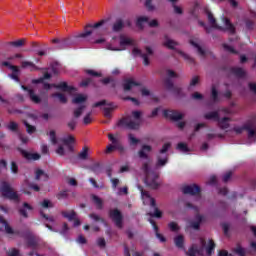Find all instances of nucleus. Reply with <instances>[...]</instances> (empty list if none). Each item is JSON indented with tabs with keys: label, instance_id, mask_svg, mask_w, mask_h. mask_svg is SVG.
Returning <instances> with one entry per match:
<instances>
[{
	"label": "nucleus",
	"instance_id": "nucleus-1",
	"mask_svg": "<svg viewBox=\"0 0 256 256\" xmlns=\"http://www.w3.org/2000/svg\"><path fill=\"white\" fill-rule=\"evenodd\" d=\"M107 23V20H101L95 24H87L86 30L84 33H80L73 38H67L64 40H60L59 38H55L52 40V43H57L59 49H67V47H71V45H77L76 39H87V37H91V35H99V28L103 27L104 24Z\"/></svg>",
	"mask_w": 256,
	"mask_h": 256
},
{
	"label": "nucleus",
	"instance_id": "nucleus-2",
	"mask_svg": "<svg viewBox=\"0 0 256 256\" xmlns=\"http://www.w3.org/2000/svg\"><path fill=\"white\" fill-rule=\"evenodd\" d=\"M234 131L238 134L246 131L248 143H256V116L252 120L246 122L242 127H235Z\"/></svg>",
	"mask_w": 256,
	"mask_h": 256
},
{
	"label": "nucleus",
	"instance_id": "nucleus-3",
	"mask_svg": "<svg viewBox=\"0 0 256 256\" xmlns=\"http://www.w3.org/2000/svg\"><path fill=\"white\" fill-rule=\"evenodd\" d=\"M119 127H126L127 129H139L141 125V112L134 111L131 116H127L119 121Z\"/></svg>",
	"mask_w": 256,
	"mask_h": 256
},
{
	"label": "nucleus",
	"instance_id": "nucleus-4",
	"mask_svg": "<svg viewBox=\"0 0 256 256\" xmlns=\"http://www.w3.org/2000/svg\"><path fill=\"white\" fill-rule=\"evenodd\" d=\"M142 169L146 174L145 184L150 187V189H158L160 185L157 181L159 179V175L151 172V168H149V163H144Z\"/></svg>",
	"mask_w": 256,
	"mask_h": 256
},
{
	"label": "nucleus",
	"instance_id": "nucleus-5",
	"mask_svg": "<svg viewBox=\"0 0 256 256\" xmlns=\"http://www.w3.org/2000/svg\"><path fill=\"white\" fill-rule=\"evenodd\" d=\"M139 191L141 192V197H142V201L144 203V205H150L151 207L154 208V213H149V215L151 217H161V211H159V209H157V207L155 206V199L153 197H151V195L149 194V192L143 190V187L138 186Z\"/></svg>",
	"mask_w": 256,
	"mask_h": 256
},
{
	"label": "nucleus",
	"instance_id": "nucleus-6",
	"mask_svg": "<svg viewBox=\"0 0 256 256\" xmlns=\"http://www.w3.org/2000/svg\"><path fill=\"white\" fill-rule=\"evenodd\" d=\"M171 149V143H166L162 146V149L159 151L157 155L156 169H160V167H165L169 161V154L167 151Z\"/></svg>",
	"mask_w": 256,
	"mask_h": 256
},
{
	"label": "nucleus",
	"instance_id": "nucleus-7",
	"mask_svg": "<svg viewBox=\"0 0 256 256\" xmlns=\"http://www.w3.org/2000/svg\"><path fill=\"white\" fill-rule=\"evenodd\" d=\"M87 99L88 97L85 94H77L72 99V103H74V105H81L80 107L74 110V117L76 119H79V116L83 115V111H85V108L87 107L85 105V102L87 101Z\"/></svg>",
	"mask_w": 256,
	"mask_h": 256
},
{
	"label": "nucleus",
	"instance_id": "nucleus-8",
	"mask_svg": "<svg viewBox=\"0 0 256 256\" xmlns=\"http://www.w3.org/2000/svg\"><path fill=\"white\" fill-rule=\"evenodd\" d=\"M0 191L3 197L10 199L11 201H19V195L15 192V189L7 182H2L0 186Z\"/></svg>",
	"mask_w": 256,
	"mask_h": 256
},
{
	"label": "nucleus",
	"instance_id": "nucleus-9",
	"mask_svg": "<svg viewBox=\"0 0 256 256\" xmlns=\"http://www.w3.org/2000/svg\"><path fill=\"white\" fill-rule=\"evenodd\" d=\"M62 143L66 145L67 149L65 150L63 146H59L56 150V153L58 155L63 156L67 155L68 153H73V146L71 145V143H75V137H73V135H69L67 137L62 138Z\"/></svg>",
	"mask_w": 256,
	"mask_h": 256
},
{
	"label": "nucleus",
	"instance_id": "nucleus-10",
	"mask_svg": "<svg viewBox=\"0 0 256 256\" xmlns=\"http://www.w3.org/2000/svg\"><path fill=\"white\" fill-rule=\"evenodd\" d=\"M93 107H102V110L104 111V116L107 117V119H110L111 113L117 109V106L111 102H107V100H101L99 102H96L93 104Z\"/></svg>",
	"mask_w": 256,
	"mask_h": 256
},
{
	"label": "nucleus",
	"instance_id": "nucleus-11",
	"mask_svg": "<svg viewBox=\"0 0 256 256\" xmlns=\"http://www.w3.org/2000/svg\"><path fill=\"white\" fill-rule=\"evenodd\" d=\"M132 55H134V57H142L143 64L149 65V57L153 55V48L146 46L145 52H141L139 48L135 47L132 50Z\"/></svg>",
	"mask_w": 256,
	"mask_h": 256
},
{
	"label": "nucleus",
	"instance_id": "nucleus-12",
	"mask_svg": "<svg viewBox=\"0 0 256 256\" xmlns=\"http://www.w3.org/2000/svg\"><path fill=\"white\" fill-rule=\"evenodd\" d=\"M108 139L112 144L107 146L106 153H112V151H120V153H123V151H125V148L121 144V141H119V138L113 136V134H108Z\"/></svg>",
	"mask_w": 256,
	"mask_h": 256
},
{
	"label": "nucleus",
	"instance_id": "nucleus-13",
	"mask_svg": "<svg viewBox=\"0 0 256 256\" xmlns=\"http://www.w3.org/2000/svg\"><path fill=\"white\" fill-rule=\"evenodd\" d=\"M190 45L196 49L199 57H207V50L203 47V42L199 38L190 39Z\"/></svg>",
	"mask_w": 256,
	"mask_h": 256
},
{
	"label": "nucleus",
	"instance_id": "nucleus-14",
	"mask_svg": "<svg viewBox=\"0 0 256 256\" xmlns=\"http://www.w3.org/2000/svg\"><path fill=\"white\" fill-rule=\"evenodd\" d=\"M205 239L200 238V246L197 244H193L192 247L188 250L189 256H197V255H203V251L205 249Z\"/></svg>",
	"mask_w": 256,
	"mask_h": 256
},
{
	"label": "nucleus",
	"instance_id": "nucleus-15",
	"mask_svg": "<svg viewBox=\"0 0 256 256\" xmlns=\"http://www.w3.org/2000/svg\"><path fill=\"white\" fill-rule=\"evenodd\" d=\"M127 45H133V40L127 36L121 35L120 36V47L121 48H113V47H111V45H108L107 49L109 51H125V47H127Z\"/></svg>",
	"mask_w": 256,
	"mask_h": 256
},
{
	"label": "nucleus",
	"instance_id": "nucleus-16",
	"mask_svg": "<svg viewBox=\"0 0 256 256\" xmlns=\"http://www.w3.org/2000/svg\"><path fill=\"white\" fill-rule=\"evenodd\" d=\"M109 215L112 218V220L114 221L116 227H118V229H122L123 228V215H121V212L118 209H114V210H110Z\"/></svg>",
	"mask_w": 256,
	"mask_h": 256
},
{
	"label": "nucleus",
	"instance_id": "nucleus-17",
	"mask_svg": "<svg viewBox=\"0 0 256 256\" xmlns=\"http://www.w3.org/2000/svg\"><path fill=\"white\" fill-rule=\"evenodd\" d=\"M151 151H153V147H151V145L144 144L138 151V157L140 159H149V153H151Z\"/></svg>",
	"mask_w": 256,
	"mask_h": 256
},
{
	"label": "nucleus",
	"instance_id": "nucleus-18",
	"mask_svg": "<svg viewBox=\"0 0 256 256\" xmlns=\"http://www.w3.org/2000/svg\"><path fill=\"white\" fill-rule=\"evenodd\" d=\"M164 115L168 117V119H172V121H179L182 117H184L183 113L177 110L165 111Z\"/></svg>",
	"mask_w": 256,
	"mask_h": 256
},
{
	"label": "nucleus",
	"instance_id": "nucleus-19",
	"mask_svg": "<svg viewBox=\"0 0 256 256\" xmlns=\"http://www.w3.org/2000/svg\"><path fill=\"white\" fill-rule=\"evenodd\" d=\"M205 223V216L201 215V214H197L195 216V219L193 221L190 222V227L192 229H199V227H201V224Z\"/></svg>",
	"mask_w": 256,
	"mask_h": 256
},
{
	"label": "nucleus",
	"instance_id": "nucleus-20",
	"mask_svg": "<svg viewBox=\"0 0 256 256\" xmlns=\"http://www.w3.org/2000/svg\"><path fill=\"white\" fill-rule=\"evenodd\" d=\"M162 45L164 47H167V49L175 50V48L179 45V42H177V41L171 39L169 36L165 35Z\"/></svg>",
	"mask_w": 256,
	"mask_h": 256
},
{
	"label": "nucleus",
	"instance_id": "nucleus-21",
	"mask_svg": "<svg viewBox=\"0 0 256 256\" xmlns=\"http://www.w3.org/2000/svg\"><path fill=\"white\" fill-rule=\"evenodd\" d=\"M20 153L28 161H39L41 159V155L38 153L27 152V150H21Z\"/></svg>",
	"mask_w": 256,
	"mask_h": 256
},
{
	"label": "nucleus",
	"instance_id": "nucleus-22",
	"mask_svg": "<svg viewBox=\"0 0 256 256\" xmlns=\"http://www.w3.org/2000/svg\"><path fill=\"white\" fill-rule=\"evenodd\" d=\"M184 195H199V188L197 185H188L182 188Z\"/></svg>",
	"mask_w": 256,
	"mask_h": 256
},
{
	"label": "nucleus",
	"instance_id": "nucleus-23",
	"mask_svg": "<svg viewBox=\"0 0 256 256\" xmlns=\"http://www.w3.org/2000/svg\"><path fill=\"white\" fill-rule=\"evenodd\" d=\"M137 86H139V83L135 81V79L133 78H128L124 80V83H123L124 91H131L133 87H137Z\"/></svg>",
	"mask_w": 256,
	"mask_h": 256
},
{
	"label": "nucleus",
	"instance_id": "nucleus-24",
	"mask_svg": "<svg viewBox=\"0 0 256 256\" xmlns=\"http://www.w3.org/2000/svg\"><path fill=\"white\" fill-rule=\"evenodd\" d=\"M22 89L24 91H28L29 98L33 103H41V98L37 96V94H35V91H33V89H28L25 86H22Z\"/></svg>",
	"mask_w": 256,
	"mask_h": 256
},
{
	"label": "nucleus",
	"instance_id": "nucleus-25",
	"mask_svg": "<svg viewBox=\"0 0 256 256\" xmlns=\"http://www.w3.org/2000/svg\"><path fill=\"white\" fill-rule=\"evenodd\" d=\"M230 122H231V118L229 117L218 118V121H217L220 129H229Z\"/></svg>",
	"mask_w": 256,
	"mask_h": 256
},
{
	"label": "nucleus",
	"instance_id": "nucleus-26",
	"mask_svg": "<svg viewBox=\"0 0 256 256\" xmlns=\"http://www.w3.org/2000/svg\"><path fill=\"white\" fill-rule=\"evenodd\" d=\"M27 211H33V207L31 205H29V203L25 202L23 204V208H21L19 210V213L22 217H24L25 219H27V217H29V214H27Z\"/></svg>",
	"mask_w": 256,
	"mask_h": 256
},
{
	"label": "nucleus",
	"instance_id": "nucleus-27",
	"mask_svg": "<svg viewBox=\"0 0 256 256\" xmlns=\"http://www.w3.org/2000/svg\"><path fill=\"white\" fill-rule=\"evenodd\" d=\"M35 179L36 181H41V179H43V181H47L48 179L47 173H45V171L41 169H37L35 171Z\"/></svg>",
	"mask_w": 256,
	"mask_h": 256
},
{
	"label": "nucleus",
	"instance_id": "nucleus-28",
	"mask_svg": "<svg viewBox=\"0 0 256 256\" xmlns=\"http://www.w3.org/2000/svg\"><path fill=\"white\" fill-rule=\"evenodd\" d=\"M0 223L3 225L6 233L8 235H13V233H15V231L13 230V228H11V226H9V224L7 223V221H5V219H3L2 216H0Z\"/></svg>",
	"mask_w": 256,
	"mask_h": 256
},
{
	"label": "nucleus",
	"instance_id": "nucleus-29",
	"mask_svg": "<svg viewBox=\"0 0 256 256\" xmlns=\"http://www.w3.org/2000/svg\"><path fill=\"white\" fill-rule=\"evenodd\" d=\"M205 119L211 120V121H218L219 120V112L213 111L208 112L204 115Z\"/></svg>",
	"mask_w": 256,
	"mask_h": 256
},
{
	"label": "nucleus",
	"instance_id": "nucleus-30",
	"mask_svg": "<svg viewBox=\"0 0 256 256\" xmlns=\"http://www.w3.org/2000/svg\"><path fill=\"white\" fill-rule=\"evenodd\" d=\"M208 21L214 29H221L219 25H217V21L215 20V17H213V14L211 12H207Z\"/></svg>",
	"mask_w": 256,
	"mask_h": 256
},
{
	"label": "nucleus",
	"instance_id": "nucleus-31",
	"mask_svg": "<svg viewBox=\"0 0 256 256\" xmlns=\"http://www.w3.org/2000/svg\"><path fill=\"white\" fill-rule=\"evenodd\" d=\"M174 243L179 249H183V243H185V237L183 235H178L174 238Z\"/></svg>",
	"mask_w": 256,
	"mask_h": 256
},
{
	"label": "nucleus",
	"instance_id": "nucleus-32",
	"mask_svg": "<svg viewBox=\"0 0 256 256\" xmlns=\"http://www.w3.org/2000/svg\"><path fill=\"white\" fill-rule=\"evenodd\" d=\"M62 215H63V217L68 219V221H73V219H75L77 217V213H75V211H73V210L64 211V212H62Z\"/></svg>",
	"mask_w": 256,
	"mask_h": 256
},
{
	"label": "nucleus",
	"instance_id": "nucleus-33",
	"mask_svg": "<svg viewBox=\"0 0 256 256\" xmlns=\"http://www.w3.org/2000/svg\"><path fill=\"white\" fill-rule=\"evenodd\" d=\"M124 25H123V20L118 19L116 20V23L113 24L112 26V31H114L115 33L121 31V29H123Z\"/></svg>",
	"mask_w": 256,
	"mask_h": 256
},
{
	"label": "nucleus",
	"instance_id": "nucleus-34",
	"mask_svg": "<svg viewBox=\"0 0 256 256\" xmlns=\"http://www.w3.org/2000/svg\"><path fill=\"white\" fill-rule=\"evenodd\" d=\"M197 85H199V76H194L190 81V84L188 86V91H193V89H195Z\"/></svg>",
	"mask_w": 256,
	"mask_h": 256
},
{
	"label": "nucleus",
	"instance_id": "nucleus-35",
	"mask_svg": "<svg viewBox=\"0 0 256 256\" xmlns=\"http://www.w3.org/2000/svg\"><path fill=\"white\" fill-rule=\"evenodd\" d=\"M8 45H10L11 47H15L16 49H19L23 47V45H25V39L8 42Z\"/></svg>",
	"mask_w": 256,
	"mask_h": 256
},
{
	"label": "nucleus",
	"instance_id": "nucleus-36",
	"mask_svg": "<svg viewBox=\"0 0 256 256\" xmlns=\"http://www.w3.org/2000/svg\"><path fill=\"white\" fill-rule=\"evenodd\" d=\"M89 217L92 219V221H94L95 223H105V219H103V217H101L100 215L96 214V213H91L89 214Z\"/></svg>",
	"mask_w": 256,
	"mask_h": 256
},
{
	"label": "nucleus",
	"instance_id": "nucleus-37",
	"mask_svg": "<svg viewBox=\"0 0 256 256\" xmlns=\"http://www.w3.org/2000/svg\"><path fill=\"white\" fill-rule=\"evenodd\" d=\"M223 22L227 31H229L232 34L235 33V27L233 26V24H231V22H229V19L223 18Z\"/></svg>",
	"mask_w": 256,
	"mask_h": 256
},
{
	"label": "nucleus",
	"instance_id": "nucleus-38",
	"mask_svg": "<svg viewBox=\"0 0 256 256\" xmlns=\"http://www.w3.org/2000/svg\"><path fill=\"white\" fill-rule=\"evenodd\" d=\"M53 87H55L56 89H62V91H71V87L67 86V83L66 82H61L57 85H53Z\"/></svg>",
	"mask_w": 256,
	"mask_h": 256
},
{
	"label": "nucleus",
	"instance_id": "nucleus-39",
	"mask_svg": "<svg viewBox=\"0 0 256 256\" xmlns=\"http://www.w3.org/2000/svg\"><path fill=\"white\" fill-rule=\"evenodd\" d=\"M24 125L26 127L27 133H29L30 135L32 133H35V131H37V128H35V126L29 124V122L27 120H24Z\"/></svg>",
	"mask_w": 256,
	"mask_h": 256
},
{
	"label": "nucleus",
	"instance_id": "nucleus-40",
	"mask_svg": "<svg viewBox=\"0 0 256 256\" xmlns=\"http://www.w3.org/2000/svg\"><path fill=\"white\" fill-rule=\"evenodd\" d=\"M168 228L170 229V231H173L174 233H177V231H180V229H181L179 224H177V222H173V221L168 223Z\"/></svg>",
	"mask_w": 256,
	"mask_h": 256
},
{
	"label": "nucleus",
	"instance_id": "nucleus-41",
	"mask_svg": "<svg viewBox=\"0 0 256 256\" xmlns=\"http://www.w3.org/2000/svg\"><path fill=\"white\" fill-rule=\"evenodd\" d=\"M177 53L179 55H181V57H183V59H185V61H188V63H194L195 60H193V58H191V56H189V54H186L185 52L181 51V50H177Z\"/></svg>",
	"mask_w": 256,
	"mask_h": 256
},
{
	"label": "nucleus",
	"instance_id": "nucleus-42",
	"mask_svg": "<svg viewBox=\"0 0 256 256\" xmlns=\"http://www.w3.org/2000/svg\"><path fill=\"white\" fill-rule=\"evenodd\" d=\"M214 250H215V242H213V240H209L208 246L206 247L207 255H211V253H213Z\"/></svg>",
	"mask_w": 256,
	"mask_h": 256
},
{
	"label": "nucleus",
	"instance_id": "nucleus-43",
	"mask_svg": "<svg viewBox=\"0 0 256 256\" xmlns=\"http://www.w3.org/2000/svg\"><path fill=\"white\" fill-rule=\"evenodd\" d=\"M79 159L85 160L89 157V148L84 147L78 155Z\"/></svg>",
	"mask_w": 256,
	"mask_h": 256
},
{
	"label": "nucleus",
	"instance_id": "nucleus-44",
	"mask_svg": "<svg viewBox=\"0 0 256 256\" xmlns=\"http://www.w3.org/2000/svg\"><path fill=\"white\" fill-rule=\"evenodd\" d=\"M41 207H43V209H51L54 207L53 202H51V200H43L40 203Z\"/></svg>",
	"mask_w": 256,
	"mask_h": 256
},
{
	"label": "nucleus",
	"instance_id": "nucleus-45",
	"mask_svg": "<svg viewBox=\"0 0 256 256\" xmlns=\"http://www.w3.org/2000/svg\"><path fill=\"white\" fill-rule=\"evenodd\" d=\"M232 73H234L236 77H245V71L243 68H233Z\"/></svg>",
	"mask_w": 256,
	"mask_h": 256
},
{
	"label": "nucleus",
	"instance_id": "nucleus-46",
	"mask_svg": "<svg viewBox=\"0 0 256 256\" xmlns=\"http://www.w3.org/2000/svg\"><path fill=\"white\" fill-rule=\"evenodd\" d=\"M93 201L97 209H103V200L99 196H93Z\"/></svg>",
	"mask_w": 256,
	"mask_h": 256
},
{
	"label": "nucleus",
	"instance_id": "nucleus-47",
	"mask_svg": "<svg viewBox=\"0 0 256 256\" xmlns=\"http://www.w3.org/2000/svg\"><path fill=\"white\" fill-rule=\"evenodd\" d=\"M211 97L214 103L219 101V93L217 92V88H215V86L212 87Z\"/></svg>",
	"mask_w": 256,
	"mask_h": 256
},
{
	"label": "nucleus",
	"instance_id": "nucleus-48",
	"mask_svg": "<svg viewBox=\"0 0 256 256\" xmlns=\"http://www.w3.org/2000/svg\"><path fill=\"white\" fill-rule=\"evenodd\" d=\"M178 151H181L182 153H187L189 152V147H187V144L180 142L177 145Z\"/></svg>",
	"mask_w": 256,
	"mask_h": 256
},
{
	"label": "nucleus",
	"instance_id": "nucleus-49",
	"mask_svg": "<svg viewBox=\"0 0 256 256\" xmlns=\"http://www.w3.org/2000/svg\"><path fill=\"white\" fill-rule=\"evenodd\" d=\"M40 215L47 223H55V217L48 216L47 214L43 213V211H40Z\"/></svg>",
	"mask_w": 256,
	"mask_h": 256
},
{
	"label": "nucleus",
	"instance_id": "nucleus-50",
	"mask_svg": "<svg viewBox=\"0 0 256 256\" xmlns=\"http://www.w3.org/2000/svg\"><path fill=\"white\" fill-rule=\"evenodd\" d=\"M7 256H21V252L16 248H10L7 251Z\"/></svg>",
	"mask_w": 256,
	"mask_h": 256
},
{
	"label": "nucleus",
	"instance_id": "nucleus-51",
	"mask_svg": "<svg viewBox=\"0 0 256 256\" xmlns=\"http://www.w3.org/2000/svg\"><path fill=\"white\" fill-rule=\"evenodd\" d=\"M48 135L52 145H57V136L55 135V130H51Z\"/></svg>",
	"mask_w": 256,
	"mask_h": 256
},
{
	"label": "nucleus",
	"instance_id": "nucleus-52",
	"mask_svg": "<svg viewBox=\"0 0 256 256\" xmlns=\"http://www.w3.org/2000/svg\"><path fill=\"white\" fill-rule=\"evenodd\" d=\"M22 67L23 69H27V67L32 68V71H35V69H37V67L35 66V64H33V62H29V61H23L22 62Z\"/></svg>",
	"mask_w": 256,
	"mask_h": 256
},
{
	"label": "nucleus",
	"instance_id": "nucleus-53",
	"mask_svg": "<svg viewBox=\"0 0 256 256\" xmlns=\"http://www.w3.org/2000/svg\"><path fill=\"white\" fill-rule=\"evenodd\" d=\"M144 23H149V17L142 16V17L138 18V21H137L138 27H143Z\"/></svg>",
	"mask_w": 256,
	"mask_h": 256
},
{
	"label": "nucleus",
	"instance_id": "nucleus-54",
	"mask_svg": "<svg viewBox=\"0 0 256 256\" xmlns=\"http://www.w3.org/2000/svg\"><path fill=\"white\" fill-rule=\"evenodd\" d=\"M2 65H3V67H8L9 69H11L12 73H17V71H18V67L17 66L11 65V63H9L7 61L2 62Z\"/></svg>",
	"mask_w": 256,
	"mask_h": 256
},
{
	"label": "nucleus",
	"instance_id": "nucleus-55",
	"mask_svg": "<svg viewBox=\"0 0 256 256\" xmlns=\"http://www.w3.org/2000/svg\"><path fill=\"white\" fill-rule=\"evenodd\" d=\"M38 244H39V238H37V237H35V236L31 237V238L28 240V245H29L30 247H35V246L38 245Z\"/></svg>",
	"mask_w": 256,
	"mask_h": 256
},
{
	"label": "nucleus",
	"instance_id": "nucleus-56",
	"mask_svg": "<svg viewBox=\"0 0 256 256\" xmlns=\"http://www.w3.org/2000/svg\"><path fill=\"white\" fill-rule=\"evenodd\" d=\"M128 139H129L130 145H137L138 143L141 142V140L135 138L133 134H129Z\"/></svg>",
	"mask_w": 256,
	"mask_h": 256
},
{
	"label": "nucleus",
	"instance_id": "nucleus-57",
	"mask_svg": "<svg viewBox=\"0 0 256 256\" xmlns=\"http://www.w3.org/2000/svg\"><path fill=\"white\" fill-rule=\"evenodd\" d=\"M52 97H57L60 101V103H67V97L61 93H55L52 95Z\"/></svg>",
	"mask_w": 256,
	"mask_h": 256
},
{
	"label": "nucleus",
	"instance_id": "nucleus-58",
	"mask_svg": "<svg viewBox=\"0 0 256 256\" xmlns=\"http://www.w3.org/2000/svg\"><path fill=\"white\" fill-rule=\"evenodd\" d=\"M7 129H9V131H17V129H19V124H17L16 122L11 121L7 125Z\"/></svg>",
	"mask_w": 256,
	"mask_h": 256
},
{
	"label": "nucleus",
	"instance_id": "nucleus-59",
	"mask_svg": "<svg viewBox=\"0 0 256 256\" xmlns=\"http://www.w3.org/2000/svg\"><path fill=\"white\" fill-rule=\"evenodd\" d=\"M67 127L69 128L70 131H74L75 127H77V120L72 119L67 123Z\"/></svg>",
	"mask_w": 256,
	"mask_h": 256
},
{
	"label": "nucleus",
	"instance_id": "nucleus-60",
	"mask_svg": "<svg viewBox=\"0 0 256 256\" xmlns=\"http://www.w3.org/2000/svg\"><path fill=\"white\" fill-rule=\"evenodd\" d=\"M10 169L14 175H17L19 173V166H17V163L15 161L11 162Z\"/></svg>",
	"mask_w": 256,
	"mask_h": 256
},
{
	"label": "nucleus",
	"instance_id": "nucleus-61",
	"mask_svg": "<svg viewBox=\"0 0 256 256\" xmlns=\"http://www.w3.org/2000/svg\"><path fill=\"white\" fill-rule=\"evenodd\" d=\"M248 88L250 93H252V95H256V82H250L248 84Z\"/></svg>",
	"mask_w": 256,
	"mask_h": 256
},
{
	"label": "nucleus",
	"instance_id": "nucleus-62",
	"mask_svg": "<svg viewBox=\"0 0 256 256\" xmlns=\"http://www.w3.org/2000/svg\"><path fill=\"white\" fill-rule=\"evenodd\" d=\"M102 83H104V85H108V83H111L112 87H115L117 81L113 80L112 78H105L102 80Z\"/></svg>",
	"mask_w": 256,
	"mask_h": 256
},
{
	"label": "nucleus",
	"instance_id": "nucleus-63",
	"mask_svg": "<svg viewBox=\"0 0 256 256\" xmlns=\"http://www.w3.org/2000/svg\"><path fill=\"white\" fill-rule=\"evenodd\" d=\"M192 99H195V100L199 101V100L203 99V94H201L199 92H194L192 94Z\"/></svg>",
	"mask_w": 256,
	"mask_h": 256
},
{
	"label": "nucleus",
	"instance_id": "nucleus-64",
	"mask_svg": "<svg viewBox=\"0 0 256 256\" xmlns=\"http://www.w3.org/2000/svg\"><path fill=\"white\" fill-rule=\"evenodd\" d=\"M92 119H91V113H88L84 119H83V123L84 125H89V123H91Z\"/></svg>",
	"mask_w": 256,
	"mask_h": 256
}]
</instances>
